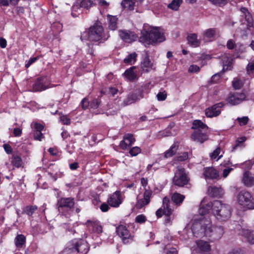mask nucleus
Wrapping results in <instances>:
<instances>
[{
    "instance_id": "obj_1",
    "label": "nucleus",
    "mask_w": 254,
    "mask_h": 254,
    "mask_svg": "<svg viewBox=\"0 0 254 254\" xmlns=\"http://www.w3.org/2000/svg\"><path fill=\"white\" fill-rule=\"evenodd\" d=\"M140 34L139 41L146 47L157 43L162 42L165 40L164 33L160 31L158 27L148 30L146 26H144L141 31Z\"/></svg>"
},
{
    "instance_id": "obj_2",
    "label": "nucleus",
    "mask_w": 254,
    "mask_h": 254,
    "mask_svg": "<svg viewBox=\"0 0 254 254\" xmlns=\"http://www.w3.org/2000/svg\"><path fill=\"white\" fill-rule=\"evenodd\" d=\"M213 213L218 220L226 221L231 216V208L228 204L215 200L213 202Z\"/></svg>"
},
{
    "instance_id": "obj_3",
    "label": "nucleus",
    "mask_w": 254,
    "mask_h": 254,
    "mask_svg": "<svg viewBox=\"0 0 254 254\" xmlns=\"http://www.w3.org/2000/svg\"><path fill=\"white\" fill-rule=\"evenodd\" d=\"M104 29L101 23L97 22L89 29L88 32L81 33L80 39L84 41L88 39L90 41L97 42L103 38Z\"/></svg>"
},
{
    "instance_id": "obj_4",
    "label": "nucleus",
    "mask_w": 254,
    "mask_h": 254,
    "mask_svg": "<svg viewBox=\"0 0 254 254\" xmlns=\"http://www.w3.org/2000/svg\"><path fill=\"white\" fill-rule=\"evenodd\" d=\"M211 226V222L209 219L202 218L196 220L193 223L191 230L194 236L202 237L207 236L210 234L209 227Z\"/></svg>"
},
{
    "instance_id": "obj_5",
    "label": "nucleus",
    "mask_w": 254,
    "mask_h": 254,
    "mask_svg": "<svg viewBox=\"0 0 254 254\" xmlns=\"http://www.w3.org/2000/svg\"><path fill=\"white\" fill-rule=\"evenodd\" d=\"M89 250L88 243L83 240H73L69 244L67 248L65 249V252H77V254H87Z\"/></svg>"
},
{
    "instance_id": "obj_6",
    "label": "nucleus",
    "mask_w": 254,
    "mask_h": 254,
    "mask_svg": "<svg viewBox=\"0 0 254 254\" xmlns=\"http://www.w3.org/2000/svg\"><path fill=\"white\" fill-rule=\"evenodd\" d=\"M238 203L242 207L248 209H254V200L252 194L248 191L242 190L237 196Z\"/></svg>"
},
{
    "instance_id": "obj_7",
    "label": "nucleus",
    "mask_w": 254,
    "mask_h": 254,
    "mask_svg": "<svg viewBox=\"0 0 254 254\" xmlns=\"http://www.w3.org/2000/svg\"><path fill=\"white\" fill-rule=\"evenodd\" d=\"M235 230L239 235L245 237L247 242L250 244H254V231L250 230L243 221L236 225Z\"/></svg>"
},
{
    "instance_id": "obj_8",
    "label": "nucleus",
    "mask_w": 254,
    "mask_h": 254,
    "mask_svg": "<svg viewBox=\"0 0 254 254\" xmlns=\"http://www.w3.org/2000/svg\"><path fill=\"white\" fill-rule=\"evenodd\" d=\"M189 178L183 168H178L175 173L173 179L174 184L179 187H183L187 185L189 182Z\"/></svg>"
},
{
    "instance_id": "obj_9",
    "label": "nucleus",
    "mask_w": 254,
    "mask_h": 254,
    "mask_svg": "<svg viewBox=\"0 0 254 254\" xmlns=\"http://www.w3.org/2000/svg\"><path fill=\"white\" fill-rule=\"evenodd\" d=\"M116 232L117 234L122 238L125 244L130 243L133 240V236L129 233L125 225H121L117 227Z\"/></svg>"
},
{
    "instance_id": "obj_10",
    "label": "nucleus",
    "mask_w": 254,
    "mask_h": 254,
    "mask_svg": "<svg viewBox=\"0 0 254 254\" xmlns=\"http://www.w3.org/2000/svg\"><path fill=\"white\" fill-rule=\"evenodd\" d=\"M143 97V90L139 89L136 90L134 93L128 95L127 97L124 101L123 105L126 106L130 105L139 100Z\"/></svg>"
},
{
    "instance_id": "obj_11",
    "label": "nucleus",
    "mask_w": 254,
    "mask_h": 254,
    "mask_svg": "<svg viewBox=\"0 0 254 254\" xmlns=\"http://www.w3.org/2000/svg\"><path fill=\"white\" fill-rule=\"evenodd\" d=\"M120 37L125 42L131 43L135 41L138 36L133 32L126 30L119 31Z\"/></svg>"
},
{
    "instance_id": "obj_12",
    "label": "nucleus",
    "mask_w": 254,
    "mask_h": 254,
    "mask_svg": "<svg viewBox=\"0 0 254 254\" xmlns=\"http://www.w3.org/2000/svg\"><path fill=\"white\" fill-rule=\"evenodd\" d=\"M224 104L222 102L217 103L213 106L207 108L205 110V115L207 117L212 118L218 116L220 113V108L223 106Z\"/></svg>"
},
{
    "instance_id": "obj_13",
    "label": "nucleus",
    "mask_w": 254,
    "mask_h": 254,
    "mask_svg": "<svg viewBox=\"0 0 254 254\" xmlns=\"http://www.w3.org/2000/svg\"><path fill=\"white\" fill-rule=\"evenodd\" d=\"M206 180H219L220 175L218 172L213 167H206L204 169L203 173Z\"/></svg>"
},
{
    "instance_id": "obj_14",
    "label": "nucleus",
    "mask_w": 254,
    "mask_h": 254,
    "mask_svg": "<svg viewBox=\"0 0 254 254\" xmlns=\"http://www.w3.org/2000/svg\"><path fill=\"white\" fill-rule=\"evenodd\" d=\"M74 205V199L71 197L61 198L58 201L57 206L59 211L64 207L71 209Z\"/></svg>"
},
{
    "instance_id": "obj_15",
    "label": "nucleus",
    "mask_w": 254,
    "mask_h": 254,
    "mask_svg": "<svg viewBox=\"0 0 254 254\" xmlns=\"http://www.w3.org/2000/svg\"><path fill=\"white\" fill-rule=\"evenodd\" d=\"M190 137L193 140L200 143H203L208 139V135L206 133L203 132L201 130H194L191 134Z\"/></svg>"
},
{
    "instance_id": "obj_16",
    "label": "nucleus",
    "mask_w": 254,
    "mask_h": 254,
    "mask_svg": "<svg viewBox=\"0 0 254 254\" xmlns=\"http://www.w3.org/2000/svg\"><path fill=\"white\" fill-rule=\"evenodd\" d=\"M208 194L212 197H221L224 194V191L221 187L210 186L207 189Z\"/></svg>"
},
{
    "instance_id": "obj_17",
    "label": "nucleus",
    "mask_w": 254,
    "mask_h": 254,
    "mask_svg": "<svg viewBox=\"0 0 254 254\" xmlns=\"http://www.w3.org/2000/svg\"><path fill=\"white\" fill-rule=\"evenodd\" d=\"M86 224L89 230L93 233L100 234L103 231L102 227L100 224L99 221L94 220H88L87 221Z\"/></svg>"
},
{
    "instance_id": "obj_18",
    "label": "nucleus",
    "mask_w": 254,
    "mask_h": 254,
    "mask_svg": "<svg viewBox=\"0 0 254 254\" xmlns=\"http://www.w3.org/2000/svg\"><path fill=\"white\" fill-rule=\"evenodd\" d=\"M210 234L207 237H212L214 239L217 240L221 238L224 234V229L222 226H215L212 227V225L209 228Z\"/></svg>"
},
{
    "instance_id": "obj_19",
    "label": "nucleus",
    "mask_w": 254,
    "mask_h": 254,
    "mask_svg": "<svg viewBox=\"0 0 254 254\" xmlns=\"http://www.w3.org/2000/svg\"><path fill=\"white\" fill-rule=\"evenodd\" d=\"M245 98V95L244 94L235 93L230 95L227 99V101L232 105H236L242 102Z\"/></svg>"
},
{
    "instance_id": "obj_20",
    "label": "nucleus",
    "mask_w": 254,
    "mask_h": 254,
    "mask_svg": "<svg viewBox=\"0 0 254 254\" xmlns=\"http://www.w3.org/2000/svg\"><path fill=\"white\" fill-rule=\"evenodd\" d=\"M107 202L112 207H118L122 203L120 191H116L115 192L110 196Z\"/></svg>"
},
{
    "instance_id": "obj_21",
    "label": "nucleus",
    "mask_w": 254,
    "mask_h": 254,
    "mask_svg": "<svg viewBox=\"0 0 254 254\" xmlns=\"http://www.w3.org/2000/svg\"><path fill=\"white\" fill-rule=\"evenodd\" d=\"M152 192L150 190H145L143 194V198L139 199L136 204L137 208H141L144 205H147L150 202V198Z\"/></svg>"
},
{
    "instance_id": "obj_22",
    "label": "nucleus",
    "mask_w": 254,
    "mask_h": 254,
    "mask_svg": "<svg viewBox=\"0 0 254 254\" xmlns=\"http://www.w3.org/2000/svg\"><path fill=\"white\" fill-rule=\"evenodd\" d=\"M197 248L202 254H209L211 250V246L208 242L198 240L196 241Z\"/></svg>"
},
{
    "instance_id": "obj_23",
    "label": "nucleus",
    "mask_w": 254,
    "mask_h": 254,
    "mask_svg": "<svg viewBox=\"0 0 254 254\" xmlns=\"http://www.w3.org/2000/svg\"><path fill=\"white\" fill-rule=\"evenodd\" d=\"M211 209L212 210L213 209V202H209L205 203V199H203L201 202L198 212L201 215H204L209 213Z\"/></svg>"
},
{
    "instance_id": "obj_24",
    "label": "nucleus",
    "mask_w": 254,
    "mask_h": 254,
    "mask_svg": "<svg viewBox=\"0 0 254 254\" xmlns=\"http://www.w3.org/2000/svg\"><path fill=\"white\" fill-rule=\"evenodd\" d=\"M135 141V138L131 134H127L125 135L124 140L120 143V146L123 149H127Z\"/></svg>"
},
{
    "instance_id": "obj_25",
    "label": "nucleus",
    "mask_w": 254,
    "mask_h": 254,
    "mask_svg": "<svg viewBox=\"0 0 254 254\" xmlns=\"http://www.w3.org/2000/svg\"><path fill=\"white\" fill-rule=\"evenodd\" d=\"M163 204L162 207L164 212V215H172L174 211L173 206L171 205V202L170 199L165 196L163 199Z\"/></svg>"
},
{
    "instance_id": "obj_26",
    "label": "nucleus",
    "mask_w": 254,
    "mask_h": 254,
    "mask_svg": "<svg viewBox=\"0 0 254 254\" xmlns=\"http://www.w3.org/2000/svg\"><path fill=\"white\" fill-rule=\"evenodd\" d=\"M222 61L223 66V70H231L233 66V59L231 57L227 54H225L222 57Z\"/></svg>"
},
{
    "instance_id": "obj_27",
    "label": "nucleus",
    "mask_w": 254,
    "mask_h": 254,
    "mask_svg": "<svg viewBox=\"0 0 254 254\" xmlns=\"http://www.w3.org/2000/svg\"><path fill=\"white\" fill-rule=\"evenodd\" d=\"M107 19L108 20V28L113 31L117 29L118 18L117 16L108 14L107 15Z\"/></svg>"
},
{
    "instance_id": "obj_28",
    "label": "nucleus",
    "mask_w": 254,
    "mask_h": 254,
    "mask_svg": "<svg viewBox=\"0 0 254 254\" xmlns=\"http://www.w3.org/2000/svg\"><path fill=\"white\" fill-rule=\"evenodd\" d=\"M243 182L244 184L248 187L254 185V178L251 176L249 171H246L243 175Z\"/></svg>"
},
{
    "instance_id": "obj_29",
    "label": "nucleus",
    "mask_w": 254,
    "mask_h": 254,
    "mask_svg": "<svg viewBox=\"0 0 254 254\" xmlns=\"http://www.w3.org/2000/svg\"><path fill=\"white\" fill-rule=\"evenodd\" d=\"M153 63L150 61L149 57L146 56L141 63V67L145 72H148L152 69Z\"/></svg>"
},
{
    "instance_id": "obj_30",
    "label": "nucleus",
    "mask_w": 254,
    "mask_h": 254,
    "mask_svg": "<svg viewBox=\"0 0 254 254\" xmlns=\"http://www.w3.org/2000/svg\"><path fill=\"white\" fill-rule=\"evenodd\" d=\"M192 129L196 130H201L206 131L208 129V127L200 120H194L192 123Z\"/></svg>"
},
{
    "instance_id": "obj_31",
    "label": "nucleus",
    "mask_w": 254,
    "mask_h": 254,
    "mask_svg": "<svg viewBox=\"0 0 254 254\" xmlns=\"http://www.w3.org/2000/svg\"><path fill=\"white\" fill-rule=\"evenodd\" d=\"M136 0H123L121 5L126 10L131 11L134 9Z\"/></svg>"
},
{
    "instance_id": "obj_32",
    "label": "nucleus",
    "mask_w": 254,
    "mask_h": 254,
    "mask_svg": "<svg viewBox=\"0 0 254 254\" xmlns=\"http://www.w3.org/2000/svg\"><path fill=\"white\" fill-rule=\"evenodd\" d=\"M185 196L178 192L172 194L171 199L173 202L177 205H180L183 202Z\"/></svg>"
},
{
    "instance_id": "obj_33",
    "label": "nucleus",
    "mask_w": 254,
    "mask_h": 254,
    "mask_svg": "<svg viewBox=\"0 0 254 254\" xmlns=\"http://www.w3.org/2000/svg\"><path fill=\"white\" fill-rule=\"evenodd\" d=\"M11 159V164L13 166L16 168L23 166V162L21 157L18 154H13L12 156Z\"/></svg>"
},
{
    "instance_id": "obj_34",
    "label": "nucleus",
    "mask_w": 254,
    "mask_h": 254,
    "mask_svg": "<svg viewBox=\"0 0 254 254\" xmlns=\"http://www.w3.org/2000/svg\"><path fill=\"white\" fill-rule=\"evenodd\" d=\"M197 36L196 34H191L187 37L188 43L190 45L194 47H198L200 45V42L197 40Z\"/></svg>"
},
{
    "instance_id": "obj_35",
    "label": "nucleus",
    "mask_w": 254,
    "mask_h": 254,
    "mask_svg": "<svg viewBox=\"0 0 254 254\" xmlns=\"http://www.w3.org/2000/svg\"><path fill=\"white\" fill-rule=\"evenodd\" d=\"M216 33V28H209L206 29L203 32V37L204 38H207L210 41L212 40L215 35Z\"/></svg>"
},
{
    "instance_id": "obj_36",
    "label": "nucleus",
    "mask_w": 254,
    "mask_h": 254,
    "mask_svg": "<svg viewBox=\"0 0 254 254\" xmlns=\"http://www.w3.org/2000/svg\"><path fill=\"white\" fill-rule=\"evenodd\" d=\"M135 68V66H132L129 69H127L124 72V74L127 77L129 80H133L136 78V74L133 71V69Z\"/></svg>"
},
{
    "instance_id": "obj_37",
    "label": "nucleus",
    "mask_w": 254,
    "mask_h": 254,
    "mask_svg": "<svg viewBox=\"0 0 254 254\" xmlns=\"http://www.w3.org/2000/svg\"><path fill=\"white\" fill-rule=\"evenodd\" d=\"M25 242L26 238L22 234L18 235L14 240L15 245L17 248H22Z\"/></svg>"
},
{
    "instance_id": "obj_38",
    "label": "nucleus",
    "mask_w": 254,
    "mask_h": 254,
    "mask_svg": "<svg viewBox=\"0 0 254 254\" xmlns=\"http://www.w3.org/2000/svg\"><path fill=\"white\" fill-rule=\"evenodd\" d=\"M38 207L36 205H28L25 206L23 209V213L31 216L37 210Z\"/></svg>"
},
{
    "instance_id": "obj_39",
    "label": "nucleus",
    "mask_w": 254,
    "mask_h": 254,
    "mask_svg": "<svg viewBox=\"0 0 254 254\" xmlns=\"http://www.w3.org/2000/svg\"><path fill=\"white\" fill-rule=\"evenodd\" d=\"M178 145L176 143L173 144L170 148L164 153V157L167 158L173 156L176 153Z\"/></svg>"
},
{
    "instance_id": "obj_40",
    "label": "nucleus",
    "mask_w": 254,
    "mask_h": 254,
    "mask_svg": "<svg viewBox=\"0 0 254 254\" xmlns=\"http://www.w3.org/2000/svg\"><path fill=\"white\" fill-rule=\"evenodd\" d=\"M182 2V0H173L168 5V7L172 10H177Z\"/></svg>"
},
{
    "instance_id": "obj_41",
    "label": "nucleus",
    "mask_w": 254,
    "mask_h": 254,
    "mask_svg": "<svg viewBox=\"0 0 254 254\" xmlns=\"http://www.w3.org/2000/svg\"><path fill=\"white\" fill-rule=\"evenodd\" d=\"M47 87H46L39 80H37L33 86V90L35 91H40L45 90Z\"/></svg>"
},
{
    "instance_id": "obj_42",
    "label": "nucleus",
    "mask_w": 254,
    "mask_h": 254,
    "mask_svg": "<svg viewBox=\"0 0 254 254\" xmlns=\"http://www.w3.org/2000/svg\"><path fill=\"white\" fill-rule=\"evenodd\" d=\"M136 57L137 54L135 53H131L124 59V62L126 64H134L136 61Z\"/></svg>"
},
{
    "instance_id": "obj_43",
    "label": "nucleus",
    "mask_w": 254,
    "mask_h": 254,
    "mask_svg": "<svg viewBox=\"0 0 254 254\" xmlns=\"http://www.w3.org/2000/svg\"><path fill=\"white\" fill-rule=\"evenodd\" d=\"M95 0H82L80 2V5L81 7L88 9L94 4Z\"/></svg>"
},
{
    "instance_id": "obj_44",
    "label": "nucleus",
    "mask_w": 254,
    "mask_h": 254,
    "mask_svg": "<svg viewBox=\"0 0 254 254\" xmlns=\"http://www.w3.org/2000/svg\"><path fill=\"white\" fill-rule=\"evenodd\" d=\"M232 85L235 89H239L243 85V82L239 77H236L233 80Z\"/></svg>"
},
{
    "instance_id": "obj_45",
    "label": "nucleus",
    "mask_w": 254,
    "mask_h": 254,
    "mask_svg": "<svg viewBox=\"0 0 254 254\" xmlns=\"http://www.w3.org/2000/svg\"><path fill=\"white\" fill-rule=\"evenodd\" d=\"M246 140V137L243 136V137L238 138V139L236 141L235 144L233 146L232 151L235 150L238 147H243V143Z\"/></svg>"
},
{
    "instance_id": "obj_46",
    "label": "nucleus",
    "mask_w": 254,
    "mask_h": 254,
    "mask_svg": "<svg viewBox=\"0 0 254 254\" xmlns=\"http://www.w3.org/2000/svg\"><path fill=\"white\" fill-rule=\"evenodd\" d=\"M99 7L103 9V10L107 11L109 9L110 2L105 0H97Z\"/></svg>"
},
{
    "instance_id": "obj_47",
    "label": "nucleus",
    "mask_w": 254,
    "mask_h": 254,
    "mask_svg": "<svg viewBox=\"0 0 254 254\" xmlns=\"http://www.w3.org/2000/svg\"><path fill=\"white\" fill-rule=\"evenodd\" d=\"M221 151L220 147H217L212 153L210 154V157L212 159H214L218 157L217 160L222 158V155H219Z\"/></svg>"
},
{
    "instance_id": "obj_48",
    "label": "nucleus",
    "mask_w": 254,
    "mask_h": 254,
    "mask_svg": "<svg viewBox=\"0 0 254 254\" xmlns=\"http://www.w3.org/2000/svg\"><path fill=\"white\" fill-rule=\"evenodd\" d=\"M213 4L219 6H223L226 5L228 2V0H208Z\"/></svg>"
},
{
    "instance_id": "obj_49",
    "label": "nucleus",
    "mask_w": 254,
    "mask_h": 254,
    "mask_svg": "<svg viewBox=\"0 0 254 254\" xmlns=\"http://www.w3.org/2000/svg\"><path fill=\"white\" fill-rule=\"evenodd\" d=\"M141 152V149L139 147H133L129 151V153L132 156H135Z\"/></svg>"
},
{
    "instance_id": "obj_50",
    "label": "nucleus",
    "mask_w": 254,
    "mask_h": 254,
    "mask_svg": "<svg viewBox=\"0 0 254 254\" xmlns=\"http://www.w3.org/2000/svg\"><path fill=\"white\" fill-rule=\"evenodd\" d=\"M228 254H245V252L242 248H236L231 250Z\"/></svg>"
},
{
    "instance_id": "obj_51",
    "label": "nucleus",
    "mask_w": 254,
    "mask_h": 254,
    "mask_svg": "<svg viewBox=\"0 0 254 254\" xmlns=\"http://www.w3.org/2000/svg\"><path fill=\"white\" fill-rule=\"evenodd\" d=\"M236 120L239 122L240 126H244L247 124L249 119L248 117H238Z\"/></svg>"
},
{
    "instance_id": "obj_52",
    "label": "nucleus",
    "mask_w": 254,
    "mask_h": 254,
    "mask_svg": "<svg viewBox=\"0 0 254 254\" xmlns=\"http://www.w3.org/2000/svg\"><path fill=\"white\" fill-rule=\"evenodd\" d=\"M167 93L166 91H163V92H159L156 97H157V100L158 101H164L165 100L166 98H167Z\"/></svg>"
},
{
    "instance_id": "obj_53",
    "label": "nucleus",
    "mask_w": 254,
    "mask_h": 254,
    "mask_svg": "<svg viewBox=\"0 0 254 254\" xmlns=\"http://www.w3.org/2000/svg\"><path fill=\"white\" fill-rule=\"evenodd\" d=\"M101 103V101L98 99H93L90 103V107L93 109H97Z\"/></svg>"
},
{
    "instance_id": "obj_54",
    "label": "nucleus",
    "mask_w": 254,
    "mask_h": 254,
    "mask_svg": "<svg viewBox=\"0 0 254 254\" xmlns=\"http://www.w3.org/2000/svg\"><path fill=\"white\" fill-rule=\"evenodd\" d=\"M146 220V217L143 214L138 215L135 218V222L138 223H143Z\"/></svg>"
},
{
    "instance_id": "obj_55",
    "label": "nucleus",
    "mask_w": 254,
    "mask_h": 254,
    "mask_svg": "<svg viewBox=\"0 0 254 254\" xmlns=\"http://www.w3.org/2000/svg\"><path fill=\"white\" fill-rule=\"evenodd\" d=\"M60 121L63 123L64 125H69L70 124V120L69 119L67 116L63 115L60 117Z\"/></svg>"
},
{
    "instance_id": "obj_56",
    "label": "nucleus",
    "mask_w": 254,
    "mask_h": 254,
    "mask_svg": "<svg viewBox=\"0 0 254 254\" xmlns=\"http://www.w3.org/2000/svg\"><path fill=\"white\" fill-rule=\"evenodd\" d=\"M34 138L36 140L41 141L44 137L41 131H34Z\"/></svg>"
},
{
    "instance_id": "obj_57",
    "label": "nucleus",
    "mask_w": 254,
    "mask_h": 254,
    "mask_svg": "<svg viewBox=\"0 0 254 254\" xmlns=\"http://www.w3.org/2000/svg\"><path fill=\"white\" fill-rule=\"evenodd\" d=\"M220 73H217L214 74L212 77L211 79V83H217L218 80H219L220 78Z\"/></svg>"
},
{
    "instance_id": "obj_58",
    "label": "nucleus",
    "mask_w": 254,
    "mask_h": 254,
    "mask_svg": "<svg viewBox=\"0 0 254 254\" xmlns=\"http://www.w3.org/2000/svg\"><path fill=\"white\" fill-rule=\"evenodd\" d=\"M227 47L229 49L232 50L236 47V45L233 40L230 39L227 41Z\"/></svg>"
},
{
    "instance_id": "obj_59",
    "label": "nucleus",
    "mask_w": 254,
    "mask_h": 254,
    "mask_svg": "<svg viewBox=\"0 0 254 254\" xmlns=\"http://www.w3.org/2000/svg\"><path fill=\"white\" fill-rule=\"evenodd\" d=\"M247 71L249 74L254 72V63H250L248 64Z\"/></svg>"
},
{
    "instance_id": "obj_60",
    "label": "nucleus",
    "mask_w": 254,
    "mask_h": 254,
    "mask_svg": "<svg viewBox=\"0 0 254 254\" xmlns=\"http://www.w3.org/2000/svg\"><path fill=\"white\" fill-rule=\"evenodd\" d=\"M189 158L188 153L186 152H183L178 157V160L180 161L186 160Z\"/></svg>"
},
{
    "instance_id": "obj_61",
    "label": "nucleus",
    "mask_w": 254,
    "mask_h": 254,
    "mask_svg": "<svg viewBox=\"0 0 254 254\" xmlns=\"http://www.w3.org/2000/svg\"><path fill=\"white\" fill-rule=\"evenodd\" d=\"M38 59V57L30 58L28 61H27L25 64V67L26 68L29 67L32 64L35 63Z\"/></svg>"
},
{
    "instance_id": "obj_62",
    "label": "nucleus",
    "mask_w": 254,
    "mask_h": 254,
    "mask_svg": "<svg viewBox=\"0 0 254 254\" xmlns=\"http://www.w3.org/2000/svg\"><path fill=\"white\" fill-rule=\"evenodd\" d=\"M233 170V169L232 168L226 167L223 171V177L225 178H226Z\"/></svg>"
},
{
    "instance_id": "obj_63",
    "label": "nucleus",
    "mask_w": 254,
    "mask_h": 254,
    "mask_svg": "<svg viewBox=\"0 0 254 254\" xmlns=\"http://www.w3.org/2000/svg\"><path fill=\"white\" fill-rule=\"evenodd\" d=\"M5 151L8 154H11L12 152V149L10 145L7 144H4L3 145Z\"/></svg>"
},
{
    "instance_id": "obj_64",
    "label": "nucleus",
    "mask_w": 254,
    "mask_h": 254,
    "mask_svg": "<svg viewBox=\"0 0 254 254\" xmlns=\"http://www.w3.org/2000/svg\"><path fill=\"white\" fill-rule=\"evenodd\" d=\"M44 128V126L39 124V123H35L34 125V129L35 130L34 131H41Z\"/></svg>"
}]
</instances>
